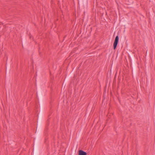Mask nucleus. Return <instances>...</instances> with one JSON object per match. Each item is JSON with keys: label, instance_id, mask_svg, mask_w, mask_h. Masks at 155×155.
Instances as JSON below:
<instances>
[{"label": "nucleus", "instance_id": "1", "mask_svg": "<svg viewBox=\"0 0 155 155\" xmlns=\"http://www.w3.org/2000/svg\"><path fill=\"white\" fill-rule=\"evenodd\" d=\"M119 40V37L118 35L115 38L113 44V48L114 50L116 49Z\"/></svg>", "mask_w": 155, "mask_h": 155}, {"label": "nucleus", "instance_id": "2", "mask_svg": "<svg viewBox=\"0 0 155 155\" xmlns=\"http://www.w3.org/2000/svg\"><path fill=\"white\" fill-rule=\"evenodd\" d=\"M87 153L82 150H80L78 151V155H86Z\"/></svg>", "mask_w": 155, "mask_h": 155}]
</instances>
